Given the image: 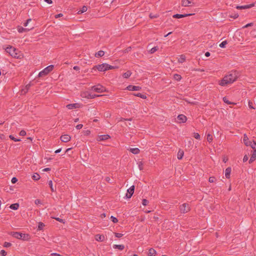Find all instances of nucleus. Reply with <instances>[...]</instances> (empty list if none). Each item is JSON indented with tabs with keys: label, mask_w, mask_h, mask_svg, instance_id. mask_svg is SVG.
<instances>
[{
	"label": "nucleus",
	"mask_w": 256,
	"mask_h": 256,
	"mask_svg": "<svg viewBox=\"0 0 256 256\" xmlns=\"http://www.w3.org/2000/svg\"><path fill=\"white\" fill-rule=\"evenodd\" d=\"M238 78V72L236 70H232L229 72L225 76V86L235 82Z\"/></svg>",
	"instance_id": "obj_1"
},
{
	"label": "nucleus",
	"mask_w": 256,
	"mask_h": 256,
	"mask_svg": "<svg viewBox=\"0 0 256 256\" xmlns=\"http://www.w3.org/2000/svg\"><path fill=\"white\" fill-rule=\"evenodd\" d=\"M8 234L16 238L22 240H28L30 238V236L28 234H22L20 232H9Z\"/></svg>",
	"instance_id": "obj_2"
},
{
	"label": "nucleus",
	"mask_w": 256,
	"mask_h": 256,
	"mask_svg": "<svg viewBox=\"0 0 256 256\" xmlns=\"http://www.w3.org/2000/svg\"><path fill=\"white\" fill-rule=\"evenodd\" d=\"M5 50L6 52H8L14 58H20V54L18 50L12 47V46H9L5 48Z\"/></svg>",
	"instance_id": "obj_3"
},
{
	"label": "nucleus",
	"mask_w": 256,
	"mask_h": 256,
	"mask_svg": "<svg viewBox=\"0 0 256 256\" xmlns=\"http://www.w3.org/2000/svg\"><path fill=\"white\" fill-rule=\"evenodd\" d=\"M54 68V65L51 64L48 66L39 73L38 76L42 77L46 76L48 73L53 70Z\"/></svg>",
	"instance_id": "obj_4"
},
{
	"label": "nucleus",
	"mask_w": 256,
	"mask_h": 256,
	"mask_svg": "<svg viewBox=\"0 0 256 256\" xmlns=\"http://www.w3.org/2000/svg\"><path fill=\"white\" fill-rule=\"evenodd\" d=\"M107 64L104 63L100 64H98L94 66L92 68V72H93V70H98L100 72H105L106 70Z\"/></svg>",
	"instance_id": "obj_5"
},
{
	"label": "nucleus",
	"mask_w": 256,
	"mask_h": 256,
	"mask_svg": "<svg viewBox=\"0 0 256 256\" xmlns=\"http://www.w3.org/2000/svg\"><path fill=\"white\" fill-rule=\"evenodd\" d=\"M91 88L92 90L97 92H106V88L100 84L92 86Z\"/></svg>",
	"instance_id": "obj_6"
},
{
	"label": "nucleus",
	"mask_w": 256,
	"mask_h": 256,
	"mask_svg": "<svg viewBox=\"0 0 256 256\" xmlns=\"http://www.w3.org/2000/svg\"><path fill=\"white\" fill-rule=\"evenodd\" d=\"M180 210L181 213L185 214L188 212L190 208L188 204L184 203L180 206Z\"/></svg>",
	"instance_id": "obj_7"
},
{
	"label": "nucleus",
	"mask_w": 256,
	"mask_h": 256,
	"mask_svg": "<svg viewBox=\"0 0 256 256\" xmlns=\"http://www.w3.org/2000/svg\"><path fill=\"white\" fill-rule=\"evenodd\" d=\"M83 98H85L88 99L94 98L96 97L101 96L102 95H98L96 94H92L88 92H84L82 94Z\"/></svg>",
	"instance_id": "obj_8"
},
{
	"label": "nucleus",
	"mask_w": 256,
	"mask_h": 256,
	"mask_svg": "<svg viewBox=\"0 0 256 256\" xmlns=\"http://www.w3.org/2000/svg\"><path fill=\"white\" fill-rule=\"evenodd\" d=\"M243 141L244 144L246 146H250L252 149L254 148L253 145H252V142L248 140V138L246 134L244 136Z\"/></svg>",
	"instance_id": "obj_9"
},
{
	"label": "nucleus",
	"mask_w": 256,
	"mask_h": 256,
	"mask_svg": "<svg viewBox=\"0 0 256 256\" xmlns=\"http://www.w3.org/2000/svg\"><path fill=\"white\" fill-rule=\"evenodd\" d=\"M134 190V186H131L127 190V194H126V196L128 198H130L132 196Z\"/></svg>",
	"instance_id": "obj_10"
},
{
	"label": "nucleus",
	"mask_w": 256,
	"mask_h": 256,
	"mask_svg": "<svg viewBox=\"0 0 256 256\" xmlns=\"http://www.w3.org/2000/svg\"><path fill=\"white\" fill-rule=\"evenodd\" d=\"M60 139L62 142H68L70 141L71 137L68 134H64L60 136Z\"/></svg>",
	"instance_id": "obj_11"
},
{
	"label": "nucleus",
	"mask_w": 256,
	"mask_h": 256,
	"mask_svg": "<svg viewBox=\"0 0 256 256\" xmlns=\"http://www.w3.org/2000/svg\"><path fill=\"white\" fill-rule=\"evenodd\" d=\"M194 14H174L172 16H173L174 18H185V17H186V16H192V15H194Z\"/></svg>",
	"instance_id": "obj_12"
},
{
	"label": "nucleus",
	"mask_w": 256,
	"mask_h": 256,
	"mask_svg": "<svg viewBox=\"0 0 256 256\" xmlns=\"http://www.w3.org/2000/svg\"><path fill=\"white\" fill-rule=\"evenodd\" d=\"M142 88L139 86H135L132 85H129L126 87V89L128 90L134 91V90H140Z\"/></svg>",
	"instance_id": "obj_13"
},
{
	"label": "nucleus",
	"mask_w": 256,
	"mask_h": 256,
	"mask_svg": "<svg viewBox=\"0 0 256 256\" xmlns=\"http://www.w3.org/2000/svg\"><path fill=\"white\" fill-rule=\"evenodd\" d=\"M34 28L33 26H32L31 28H24L23 27L21 26H18L17 27V30H18V32L20 33H22V32H28L30 30H32Z\"/></svg>",
	"instance_id": "obj_14"
},
{
	"label": "nucleus",
	"mask_w": 256,
	"mask_h": 256,
	"mask_svg": "<svg viewBox=\"0 0 256 256\" xmlns=\"http://www.w3.org/2000/svg\"><path fill=\"white\" fill-rule=\"evenodd\" d=\"M254 6V3H252L250 4L241 6H236V8L237 9L242 10V9H246L250 8Z\"/></svg>",
	"instance_id": "obj_15"
},
{
	"label": "nucleus",
	"mask_w": 256,
	"mask_h": 256,
	"mask_svg": "<svg viewBox=\"0 0 256 256\" xmlns=\"http://www.w3.org/2000/svg\"><path fill=\"white\" fill-rule=\"evenodd\" d=\"M110 138V136L108 134L100 135L98 136L97 140L98 141H102L108 140Z\"/></svg>",
	"instance_id": "obj_16"
},
{
	"label": "nucleus",
	"mask_w": 256,
	"mask_h": 256,
	"mask_svg": "<svg viewBox=\"0 0 256 256\" xmlns=\"http://www.w3.org/2000/svg\"><path fill=\"white\" fill-rule=\"evenodd\" d=\"M178 120H179V122L180 123V122H182V123H184L185 122L186 120H187V118L186 117V116H185L184 115V114H179L178 116Z\"/></svg>",
	"instance_id": "obj_17"
},
{
	"label": "nucleus",
	"mask_w": 256,
	"mask_h": 256,
	"mask_svg": "<svg viewBox=\"0 0 256 256\" xmlns=\"http://www.w3.org/2000/svg\"><path fill=\"white\" fill-rule=\"evenodd\" d=\"M252 152V156L249 160V164H252L253 162H254L256 158V148H254Z\"/></svg>",
	"instance_id": "obj_18"
},
{
	"label": "nucleus",
	"mask_w": 256,
	"mask_h": 256,
	"mask_svg": "<svg viewBox=\"0 0 256 256\" xmlns=\"http://www.w3.org/2000/svg\"><path fill=\"white\" fill-rule=\"evenodd\" d=\"M192 4H194L192 2L189 0H182V6H192Z\"/></svg>",
	"instance_id": "obj_19"
},
{
	"label": "nucleus",
	"mask_w": 256,
	"mask_h": 256,
	"mask_svg": "<svg viewBox=\"0 0 256 256\" xmlns=\"http://www.w3.org/2000/svg\"><path fill=\"white\" fill-rule=\"evenodd\" d=\"M231 171L230 167H228L225 170V176L226 178L229 179L230 178Z\"/></svg>",
	"instance_id": "obj_20"
},
{
	"label": "nucleus",
	"mask_w": 256,
	"mask_h": 256,
	"mask_svg": "<svg viewBox=\"0 0 256 256\" xmlns=\"http://www.w3.org/2000/svg\"><path fill=\"white\" fill-rule=\"evenodd\" d=\"M95 238L97 241L102 242L104 239V236L102 235L96 234L95 236Z\"/></svg>",
	"instance_id": "obj_21"
},
{
	"label": "nucleus",
	"mask_w": 256,
	"mask_h": 256,
	"mask_svg": "<svg viewBox=\"0 0 256 256\" xmlns=\"http://www.w3.org/2000/svg\"><path fill=\"white\" fill-rule=\"evenodd\" d=\"M78 104H68L66 106V107L68 109L72 110V109H73V108H78Z\"/></svg>",
	"instance_id": "obj_22"
},
{
	"label": "nucleus",
	"mask_w": 256,
	"mask_h": 256,
	"mask_svg": "<svg viewBox=\"0 0 256 256\" xmlns=\"http://www.w3.org/2000/svg\"><path fill=\"white\" fill-rule=\"evenodd\" d=\"M113 248L114 249H118L122 250L124 249V246L123 244H114Z\"/></svg>",
	"instance_id": "obj_23"
},
{
	"label": "nucleus",
	"mask_w": 256,
	"mask_h": 256,
	"mask_svg": "<svg viewBox=\"0 0 256 256\" xmlns=\"http://www.w3.org/2000/svg\"><path fill=\"white\" fill-rule=\"evenodd\" d=\"M132 94L136 96L140 97L142 99L146 98V96L145 94H142L138 92V93H136V94Z\"/></svg>",
	"instance_id": "obj_24"
},
{
	"label": "nucleus",
	"mask_w": 256,
	"mask_h": 256,
	"mask_svg": "<svg viewBox=\"0 0 256 256\" xmlns=\"http://www.w3.org/2000/svg\"><path fill=\"white\" fill-rule=\"evenodd\" d=\"M19 206H20V205L18 203H15V204H10V208H11L12 210H16L18 208Z\"/></svg>",
	"instance_id": "obj_25"
},
{
	"label": "nucleus",
	"mask_w": 256,
	"mask_h": 256,
	"mask_svg": "<svg viewBox=\"0 0 256 256\" xmlns=\"http://www.w3.org/2000/svg\"><path fill=\"white\" fill-rule=\"evenodd\" d=\"M156 251L152 248L149 250L148 255L149 256H154L156 254Z\"/></svg>",
	"instance_id": "obj_26"
},
{
	"label": "nucleus",
	"mask_w": 256,
	"mask_h": 256,
	"mask_svg": "<svg viewBox=\"0 0 256 256\" xmlns=\"http://www.w3.org/2000/svg\"><path fill=\"white\" fill-rule=\"evenodd\" d=\"M104 54V52L103 50H100L95 54V56L96 58L102 57Z\"/></svg>",
	"instance_id": "obj_27"
},
{
	"label": "nucleus",
	"mask_w": 256,
	"mask_h": 256,
	"mask_svg": "<svg viewBox=\"0 0 256 256\" xmlns=\"http://www.w3.org/2000/svg\"><path fill=\"white\" fill-rule=\"evenodd\" d=\"M184 152L183 150H179L178 152V160L182 159V158L184 156Z\"/></svg>",
	"instance_id": "obj_28"
},
{
	"label": "nucleus",
	"mask_w": 256,
	"mask_h": 256,
	"mask_svg": "<svg viewBox=\"0 0 256 256\" xmlns=\"http://www.w3.org/2000/svg\"><path fill=\"white\" fill-rule=\"evenodd\" d=\"M130 152L134 154H138L140 150L138 148H132L130 149Z\"/></svg>",
	"instance_id": "obj_29"
},
{
	"label": "nucleus",
	"mask_w": 256,
	"mask_h": 256,
	"mask_svg": "<svg viewBox=\"0 0 256 256\" xmlns=\"http://www.w3.org/2000/svg\"><path fill=\"white\" fill-rule=\"evenodd\" d=\"M131 74H132L130 70H128L123 74V77L124 78H128L131 76Z\"/></svg>",
	"instance_id": "obj_30"
},
{
	"label": "nucleus",
	"mask_w": 256,
	"mask_h": 256,
	"mask_svg": "<svg viewBox=\"0 0 256 256\" xmlns=\"http://www.w3.org/2000/svg\"><path fill=\"white\" fill-rule=\"evenodd\" d=\"M40 178V176L37 173H35L32 176V178L34 180H38Z\"/></svg>",
	"instance_id": "obj_31"
},
{
	"label": "nucleus",
	"mask_w": 256,
	"mask_h": 256,
	"mask_svg": "<svg viewBox=\"0 0 256 256\" xmlns=\"http://www.w3.org/2000/svg\"><path fill=\"white\" fill-rule=\"evenodd\" d=\"M174 78L176 80L180 81L182 79V76L178 74H174Z\"/></svg>",
	"instance_id": "obj_32"
},
{
	"label": "nucleus",
	"mask_w": 256,
	"mask_h": 256,
	"mask_svg": "<svg viewBox=\"0 0 256 256\" xmlns=\"http://www.w3.org/2000/svg\"><path fill=\"white\" fill-rule=\"evenodd\" d=\"M88 10V8L86 6H83L82 8V10L78 11V14H81L84 12H86Z\"/></svg>",
	"instance_id": "obj_33"
},
{
	"label": "nucleus",
	"mask_w": 256,
	"mask_h": 256,
	"mask_svg": "<svg viewBox=\"0 0 256 256\" xmlns=\"http://www.w3.org/2000/svg\"><path fill=\"white\" fill-rule=\"evenodd\" d=\"M48 185L50 188L52 192H54L56 191V188L54 189V188L52 186V180H50V181H48Z\"/></svg>",
	"instance_id": "obj_34"
},
{
	"label": "nucleus",
	"mask_w": 256,
	"mask_h": 256,
	"mask_svg": "<svg viewBox=\"0 0 256 256\" xmlns=\"http://www.w3.org/2000/svg\"><path fill=\"white\" fill-rule=\"evenodd\" d=\"M44 226V224L42 222H40L38 224V230H42L43 229Z\"/></svg>",
	"instance_id": "obj_35"
},
{
	"label": "nucleus",
	"mask_w": 256,
	"mask_h": 256,
	"mask_svg": "<svg viewBox=\"0 0 256 256\" xmlns=\"http://www.w3.org/2000/svg\"><path fill=\"white\" fill-rule=\"evenodd\" d=\"M158 48L157 46H154L150 49V54H154L156 51H157L158 50Z\"/></svg>",
	"instance_id": "obj_36"
},
{
	"label": "nucleus",
	"mask_w": 256,
	"mask_h": 256,
	"mask_svg": "<svg viewBox=\"0 0 256 256\" xmlns=\"http://www.w3.org/2000/svg\"><path fill=\"white\" fill-rule=\"evenodd\" d=\"M213 138H212V136L211 134H208L207 135V140L209 142H212Z\"/></svg>",
	"instance_id": "obj_37"
},
{
	"label": "nucleus",
	"mask_w": 256,
	"mask_h": 256,
	"mask_svg": "<svg viewBox=\"0 0 256 256\" xmlns=\"http://www.w3.org/2000/svg\"><path fill=\"white\" fill-rule=\"evenodd\" d=\"M9 138L12 140L14 142H20V139L15 138L12 135H10Z\"/></svg>",
	"instance_id": "obj_38"
},
{
	"label": "nucleus",
	"mask_w": 256,
	"mask_h": 256,
	"mask_svg": "<svg viewBox=\"0 0 256 256\" xmlns=\"http://www.w3.org/2000/svg\"><path fill=\"white\" fill-rule=\"evenodd\" d=\"M118 68V67L112 66L107 64L106 70H112V69H114V68Z\"/></svg>",
	"instance_id": "obj_39"
},
{
	"label": "nucleus",
	"mask_w": 256,
	"mask_h": 256,
	"mask_svg": "<svg viewBox=\"0 0 256 256\" xmlns=\"http://www.w3.org/2000/svg\"><path fill=\"white\" fill-rule=\"evenodd\" d=\"M54 218L57 221H58L61 223H62V224L65 223V220L63 219L60 218Z\"/></svg>",
	"instance_id": "obj_40"
},
{
	"label": "nucleus",
	"mask_w": 256,
	"mask_h": 256,
	"mask_svg": "<svg viewBox=\"0 0 256 256\" xmlns=\"http://www.w3.org/2000/svg\"><path fill=\"white\" fill-rule=\"evenodd\" d=\"M186 60V58H185V56L183 55H182L180 56V58L178 60V62H184Z\"/></svg>",
	"instance_id": "obj_41"
},
{
	"label": "nucleus",
	"mask_w": 256,
	"mask_h": 256,
	"mask_svg": "<svg viewBox=\"0 0 256 256\" xmlns=\"http://www.w3.org/2000/svg\"><path fill=\"white\" fill-rule=\"evenodd\" d=\"M194 137L197 140H200V135L196 132L194 133Z\"/></svg>",
	"instance_id": "obj_42"
},
{
	"label": "nucleus",
	"mask_w": 256,
	"mask_h": 256,
	"mask_svg": "<svg viewBox=\"0 0 256 256\" xmlns=\"http://www.w3.org/2000/svg\"><path fill=\"white\" fill-rule=\"evenodd\" d=\"M12 246V244L8 242H4L3 246L5 248H8Z\"/></svg>",
	"instance_id": "obj_43"
},
{
	"label": "nucleus",
	"mask_w": 256,
	"mask_h": 256,
	"mask_svg": "<svg viewBox=\"0 0 256 256\" xmlns=\"http://www.w3.org/2000/svg\"><path fill=\"white\" fill-rule=\"evenodd\" d=\"M143 164H144L142 162H140L138 163V168L140 170H142L144 169Z\"/></svg>",
	"instance_id": "obj_44"
},
{
	"label": "nucleus",
	"mask_w": 256,
	"mask_h": 256,
	"mask_svg": "<svg viewBox=\"0 0 256 256\" xmlns=\"http://www.w3.org/2000/svg\"><path fill=\"white\" fill-rule=\"evenodd\" d=\"M110 219L114 223H116L118 222V220L114 216H111Z\"/></svg>",
	"instance_id": "obj_45"
},
{
	"label": "nucleus",
	"mask_w": 256,
	"mask_h": 256,
	"mask_svg": "<svg viewBox=\"0 0 256 256\" xmlns=\"http://www.w3.org/2000/svg\"><path fill=\"white\" fill-rule=\"evenodd\" d=\"M148 204V201L146 199H143L142 201V204L146 206H147Z\"/></svg>",
	"instance_id": "obj_46"
},
{
	"label": "nucleus",
	"mask_w": 256,
	"mask_h": 256,
	"mask_svg": "<svg viewBox=\"0 0 256 256\" xmlns=\"http://www.w3.org/2000/svg\"><path fill=\"white\" fill-rule=\"evenodd\" d=\"M216 180V178L214 176H210L209 178L208 181L210 182H214Z\"/></svg>",
	"instance_id": "obj_47"
},
{
	"label": "nucleus",
	"mask_w": 256,
	"mask_h": 256,
	"mask_svg": "<svg viewBox=\"0 0 256 256\" xmlns=\"http://www.w3.org/2000/svg\"><path fill=\"white\" fill-rule=\"evenodd\" d=\"M83 134L84 136H88L90 134V130H86L83 131Z\"/></svg>",
	"instance_id": "obj_48"
},
{
	"label": "nucleus",
	"mask_w": 256,
	"mask_h": 256,
	"mask_svg": "<svg viewBox=\"0 0 256 256\" xmlns=\"http://www.w3.org/2000/svg\"><path fill=\"white\" fill-rule=\"evenodd\" d=\"M248 107L252 109H255V108L253 106V103L251 101H248Z\"/></svg>",
	"instance_id": "obj_49"
},
{
	"label": "nucleus",
	"mask_w": 256,
	"mask_h": 256,
	"mask_svg": "<svg viewBox=\"0 0 256 256\" xmlns=\"http://www.w3.org/2000/svg\"><path fill=\"white\" fill-rule=\"evenodd\" d=\"M114 235H115L116 237L118 238H120L122 237L124 234H120V233L114 232Z\"/></svg>",
	"instance_id": "obj_50"
},
{
	"label": "nucleus",
	"mask_w": 256,
	"mask_h": 256,
	"mask_svg": "<svg viewBox=\"0 0 256 256\" xmlns=\"http://www.w3.org/2000/svg\"><path fill=\"white\" fill-rule=\"evenodd\" d=\"M230 18H233L234 19L237 18L238 16V14H234L232 15H229L228 16Z\"/></svg>",
	"instance_id": "obj_51"
},
{
	"label": "nucleus",
	"mask_w": 256,
	"mask_h": 256,
	"mask_svg": "<svg viewBox=\"0 0 256 256\" xmlns=\"http://www.w3.org/2000/svg\"><path fill=\"white\" fill-rule=\"evenodd\" d=\"M20 135L21 136H24L26 135V132L24 130H22L20 132Z\"/></svg>",
	"instance_id": "obj_52"
},
{
	"label": "nucleus",
	"mask_w": 256,
	"mask_h": 256,
	"mask_svg": "<svg viewBox=\"0 0 256 256\" xmlns=\"http://www.w3.org/2000/svg\"><path fill=\"white\" fill-rule=\"evenodd\" d=\"M253 25H254V23H252V22L248 23V24H246V25H245L244 26L242 27V28H248V26H252Z\"/></svg>",
	"instance_id": "obj_53"
},
{
	"label": "nucleus",
	"mask_w": 256,
	"mask_h": 256,
	"mask_svg": "<svg viewBox=\"0 0 256 256\" xmlns=\"http://www.w3.org/2000/svg\"><path fill=\"white\" fill-rule=\"evenodd\" d=\"M0 254L2 256H6L7 252L4 250H2Z\"/></svg>",
	"instance_id": "obj_54"
},
{
	"label": "nucleus",
	"mask_w": 256,
	"mask_h": 256,
	"mask_svg": "<svg viewBox=\"0 0 256 256\" xmlns=\"http://www.w3.org/2000/svg\"><path fill=\"white\" fill-rule=\"evenodd\" d=\"M17 182H18V179H17V178H16V177H14V178H12V184H15V183H16Z\"/></svg>",
	"instance_id": "obj_55"
},
{
	"label": "nucleus",
	"mask_w": 256,
	"mask_h": 256,
	"mask_svg": "<svg viewBox=\"0 0 256 256\" xmlns=\"http://www.w3.org/2000/svg\"><path fill=\"white\" fill-rule=\"evenodd\" d=\"M82 126H83V125L82 124H79L76 126V128L77 130H80L82 128Z\"/></svg>",
	"instance_id": "obj_56"
},
{
	"label": "nucleus",
	"mask_w": 256,
	"mask_h": 256,
	"mask_svg": "<svg viewBox=\"0 0 256 256\" xmlns=\"http://www.w3.org/2000/svg\"><path fill=\"white\" fill-rule=\"evenodd\" d=\"M220 84L222 86H224V78H222L220 80Z\"/></svg>",
	"instance_id": "obj_57"
},
{
	"label": "nucleus",
	"mask_w": 256,
	"mask_h": 256,
	"mask_svg": "<svg viewBox=\"0 0 256 256\" xmlns=\"http://www.w3.org/2000/svg\"><path fill=\"white\" fill-rule=\"evenodd\" d=\"M225 103L227 104H236V103L230 102L228 100H226V98H225Z\"/></svg>",
	"instance_id": "obj_58"
},
{
	"label": "nucleus",
	"mask_w": 256,
	"mask_h": 256,
	"mask_svg": "<svg viewBox=\"0 0 256 256\" xmlns=\"http://www.w3.org/2000/svg\"><path fill=\"white\" fill-rule=\"evenodd\" d=\"M248 160V156L246 154L243 158V162H246Z\"/></svg>",
	"instance_id": "obj_59"
},
{
	"label": "nucleus",
	"mask_w": 256,
	"mask_h": 256,
	"mask_svg": "<svg viewBox=\"0 0 256 256\" xmlns=\"http://www.w3.org/2000/svg\"><path fill=\"white\" fill-rule=\"evenodd\" d=\"M28 92V90H26L25 88H24L22 90L21 92L22 94H26Z\"/></svg>",
	"instance_id": "obj_60"
},
{
	"label": "nucleus",
	"mask_w": 256,
	"mask_h": 256,
	"mask_svg": "<svg viewBox=\"0 0 256 256\" xmlns=\"http://www.w3.org/2000/svg\"><path fill=\"white\" fill-rule=\"evenodd\" d=\"M28 92V90H26L25 88H24L22 90L21 92L22 94H26Z\"/></svg>",
	"instance_id": "obj_61"
},
{
	"label": "nucleus",
	"mask_w": 256,
	"mask_h": 256,
	"mask_svg": "<svg viewBox=\"0 0 256 256\" xmlns=\"http://www.w3.org/2000/svg\"><path fill=\"white\" fill-rule=\"evenodd\" d=\"M130 50H131V47H128V48H127L125 49V50H124V53L128 52H130Z\"/></svg>",
	"instance_id": "obj_62"
},
{
	"label": "nucleus",
	"mask_w": 256,
	"mask_h": 256,
	"mask_svg": "<svg viewBox=\"0 0 256 256\" xmlns=\"http://www.w3.org/2000/svg\"><path fill=\"white\" fill-rule=\"evenodd\" d=\"M34 203H35L36 204H41V202H40V200L36 199V200H35Z\"/></svg>",
	"instance_id": "obj_63"
},
{
	"label": "nucleus",
	"mask_w": 256,
	"mask_h": 256,
	"mask_svg": "<svg viewBox=\"0 0 256 256\" xmlns=\"http://www.w3.org/2000/svg\"><path fill=\"white\" fill-rule=\"evenodd\" d=\"M158 16H157V15H152V14H150V18H157Z\"/></svg>",
	"instance_id": "obj_64"
}]
</instances>
